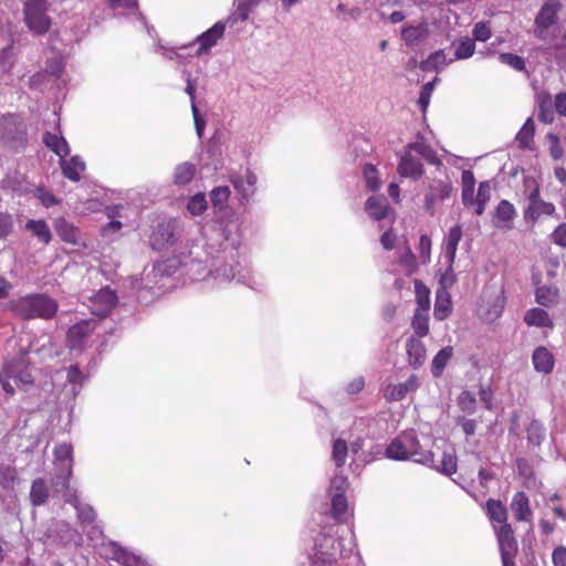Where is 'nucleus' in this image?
Returning <instances> with one entry per match:
<instances>
[{"mask_svg": "<svg viewBox=\"0 0 566 566\" xmlns=\"http://www.w3.org/2000/svg\"><path fill=\"white\" fill-rule=\"evenodd\" d=\"M61 166L63 175L73 181H78L81 172L85 169V164L78 156H74L70 160L63 158Z\"/></svg>", "mask_w": 566, "mask_h": 566, "instance_id": "31", "label": "nucleus"}, {"mask_svg": "<svg viewBox=\"0 0 566 566\" xmlns=\"http://www.w3.org/2000/svg\"><path fill=\"white\" fill-rule=\"evenodd\" d=\"M453 61L454 59L448 57L443 50H439L431 53L424 61H422L420 63V69L424 72H439Z\"/></svg>", "mask_w": 566, "mask_h": 566, "instance_id": "23", "label": "nucleus"}, {"mask_svg": "<svg viewBox=\"0 0 566 566\" xmlns=\"http://www.w3.org/2000/svg\"><path fill=\"white\" fill-rule=\"evenodd\" d=\"M524 322L528 326L536 327H553V322L549 318L548 313L539 307H534L525 313Z\"/></svg>", "mask_w": 566, "mask_h": 566, "instance_id": "30", "label": "nucleus"}, {"mask_svg": "<svg viewBox=\"0 0 566 566\" xmlns=\"http://www.w3.org/2000/svg\"><path fill=\"white\" fill-rule=\"evenodd\" d=\"M516 217L514 206L507 200H501L495 210L494 226L499 229L511 230L512 221Z\"/></svg>", "mask_w": 566, "mask_h": 566, "instance_id": "16", "label": "nucleus"}, {"mask_svg": "<svg viewBox=\"0 0 566 566\" xmlns=\"http://www.w3.org/2000/svg\"><path fill=\"white\" fill-rule=\"evenodd\" d=\"M44 144L51 148L61 159L70 154V148L63 137H59L51 133H45L43 136Z\"/></svg>", "mask_w": 566, "mask_h": 566, "instance_id": "34", "label": "nucleus"}, {"mask_svg": "<svg viewBox=\"0 0 566 566\" xmlns=\"http://www.w3.org/2000/svg\"><path fill=\"white\" fill-rule=\"evenodd\" d=\"M485 512L492 523L493 531H495V526L510 525L507 522V509L500 500H488Z\"/></svg>", "mask_w": 566, "mask_h": 566, "instance_id": "14", "label": "nucleus"}, {"mask_svg": "<svg viewBox=\"0 0 566 566\" xmlns=\"http://www.w3.org/2000/svg\"><path fill=\"white\" fill-rule=\"evenodd\" d=\"M554 44L548 46L547 50L554 54L557 60L566 59V34L560 36L554 35Z\"/></svg>", "mask_w": 566, "mask_h": 566, "instance_id": "52", "label": "nucleus"}, {"mask_svg": "<svg viewBox=\"0 0 566 566\" xmlns=\"http://www.w3.org/2000/svg\"><path fill=\"white\" fill-rule=\"evenodd\" d=\"M117 296L114 291L108 287L99 290L93 298L95 306H98L95 313L99 316L107 315L116 305Z\"/></svg>", "mask_w": 566, "mask_h": 566, "instance_id": "19", "label": "nucleus"}, {"mask_svg": "<svg viewBox=\"0 0 566 566\" xmlns=\"http://www.w3.org/2000/svg\"><path fill=\"white\" fill-rule=\"evenodd\" d=\"M429 34L428 24L421 22L417 25H409L402 29L401 36L407 45H416L423 41Z\"/></svg>", "mask_w": 566, "mask_h": 566, "instance_id": "25", "label": "nucleus"}, {"mask_svg": "<svg viewBox=\"0 0 566 566\" xmlns=\"http://www.w3.org/2000/svg\"><path fill=\"white\" fill-rule=\"evenodd\" d=\"M96 327L95 321H82L72 327L67 332V340L71 348H80L83 340L88 337Z\"/></svg>", "mask_w": 566, "mask_h": 566, "instance_id": "13", "label": "nucleus"}, {"mask_svg": "<svg viewBox=\"0 0 566 566\" xmlns=\"http://www.w3.org/2000/svg\"><path fill=\"white\" fill-rule=\"evenodd\" d=\"M408 149L410 153L413 151V153L418 154L419 156H421L423 159H426L430 164L437 163V158H436V154H434L433 149L422 140L409 144Z\"/></svg>", "mask_w": 566, "mask_h": 566, "instance_id": "44", "label": "nucleus"}, {"mask_svg": "<svg viewBox=\"0 0 566 566\" xmlns=\"http://www.w3.org/2000/svg\"><path fill=\"white\" fill-rule=\"evenodd\" d=\"M400 263L405 266L406 271L411 274L417 270L416 256L409 247H406L399 256Z\"/></svg>", "mask_w": 566, "mask_h": 566, "instance_id": "57", "label": "nucleus"}, {"mask_svg": "<svg viewBox=\"0 0 566 566\" xmlns=\"http://www.w3.org/2000/svg\"><path fill=\"white\" fill-rule=\"evenodd\" d=\"M207 209V200L202 192L192 196L187 203V210L192 216H200Z\"/></svg>", "mask_w": 566, "mask_h": 566, "instance_id": "48", "label": "nucleus"}, {"mask_svg": "<svg viewBox=\"0 0 566 566\" xmlns=\"http://www.w3.org/2000/svg\"><path fill=\"white\" fill-rule=\"evenodd\" d=\"M365 209L371 218L381 220L386 218L390 208L386 197L373 196L366 201Z\"/></svg>", "mask_w": 566, "mask_h": 566, "instance_id": "26", "label": "nucleus"}, {"mask_svg": "<svg viewBox=\"0 0 566 566\" xmlns=\"http://www.w3.org/2000/svg\"><path fill=\"white\" fill-rule=\"evenodd\" d=\"M50 491L45 481L41 478L32 482L30 490V501L33 506H41L49 500Z\"/></svg>", "mask_w": 566, "mask_h": 566, "instance_id": "29", "label": "nucleus"}, {"mask_svg": "<svg viewBox=\"0 0 566 566\" xmlns=\"http://www.w3.org/2000/svg\"><path fill=\"white\" fill-rule=\"evenodd\" d=\"M556 208L552 202L538 201L533 205H528L524 211V218L536 222L542 216H554Z\"/></svg>", "mask_w": 566, "mask_h": 566, "instance_id": "28", "label": "nucleus"}, {"mask_svg": "<svg viewBox=\"0 0 566 566\" xmlns=\"http://www.w3.org/2000/svg\"><path fill=\"white\" fill-rule=\"evenodd\" d=\"M455 282L457 275L453 271V263H447L446 271L440 275L438 290L449 292V289H451Z\"/></svg>", "mask_w": 566, "mask_h": 566, "instance_id": "50", "label": "nucleus"}, {"mask_svg": "<svg viewBox=\"0 0 566 566\" xmlns=\"http://www.w3.org/2000/svg\"><path fill=\"white\" fill-rule=\"evenodd\" d=\"M452 191V186L448 182L438 181L430 187L428 195L426 196L427 203H434L449 198Z\"/></svg>", "mask_w": 566, "mask_h": 566, "instance_id": "36", "label": "nucleus"}, {"mask_svg": "<svg viewBox=\"0 0 566 566\" xmlns=\"http://www.w3.org/2000/svg\"><path fill=\"white\" fill-rule=\"evenodd\" d=\"M535 125L532 118H527L522 128L516 134V140L521 147H528L533 140Z\"/></svg>", "mask_w": 566, "mask_h": 566, "instance_id": "43", "label": "nucleus"}, {"mask_svg": "<svg viewBox=\"0 0 566 566\" xmlns=\"http://www.w3.org/2000/svg\"><path fill=\"white\" fill-rule=\"evenodd\" d=\"M462 238V227L460 224H455L452 227L443 241V255L447 260V263H454L458 244Z\"/></svg>", "mask_w": 566, "mask_h": 566, "instance_id": "18", "label": "nucleus"}, {"mask_svg": "<svg viewBox=\"0 0 566 566\" xmlns=\"http://www.w3.org/2000/svg\"><path fill=\"white\" fill-rule=\"evenodd\" d=\"M11 310L23 319H50L57 311V303L45 294H33L12 301Z\"/></svg>", "mask_w": 566, "mask_h": 566, "instance_id": "2", "label": "nucleus"}, {"mask_svg": "<svg viewBox=\"0 0 566 566\" xmlns=\"http://www.w3.org/2000/svg\"><path fill=\"white\" fill-rule=\"evenodd\" d=\"M17 472L11 467H0V485L4 489L13 488Z\"/></svg>", "mask_w": 566, "mask_h": 566, "instance_id": "58", "label": "nucleus"}, {"mask_svg": "<svg viewBox=\"0 0 566 566\" xmlns=\"http://www.w3.org/2000/svg\"><path fill=\"white\" fill-rule=\"evenodd\" d=\"M48 9V0H28L24 4V21L35 34H44L50 29L51 19L46 14Z\"/></svg>", "mask_w": 566, "mask_h": 566, "instance_id": "4", "label": "nucleus"}, {"mask_svg": "<svg viewBox=\"0 0 566 566\" xmlns=\"http://www.w3.org/2000/svg\"><path fill=\"white\" fill-rule=\"evenodd\" d=\"M420 382L416 375H411L407 381L397 384V385H388L385 389V398L389 401H400L402 400L408 392H413L418 389Z\"/></svg>", "mask_w": 566, "mask_h": 566, "instance_id": "12", "label": "nucleus"}, {"mask_svg": "<svg viewBox=\"0 0 566 566\" xmlns=\"http://www.w3.org/2000/svg\"><path fill=\"white\" fill-rule=\"evenodd\" d=\"M475 177L471 170H463L461 175V200L465 208L474 203Z\"/></svg>", "mask_w": 566, "mask_h": 566, "instance_id": "22", "label": "nucleus"}, {"mask_svg": "<svg viewBox=\"0 0 566 566\" xmlns=\"http://www.w3.org/2000/svg\"><path fill=\"white\" fill-rule=\"evenodd\" d=\"M431 468H436L439 472L446 475H452L458 469V458L453 451H444L440 464L437 465L434 462Z\"/></svg>", "mask_w": 566, "mask_h": 566, "instance_id": "38", "label": "nucleus"}, {"mask_svg": "<svg viewBox=\"0 0 566 566\" xmlns=\"http://www.w3.org/2000/svg\"><path fill=\"white\" fill-rule=\"evenodd\" d=\"M533 365L536 371L549 374L554 368V357L545 347H537L532 355Z\"/></svg>", "mask_w": 566, "mask_h": 566, "instance_id": "20", "label": "nucleus"}, {"mask_svg": "<svg viewBox=\"0 0 566 566\" xmlns=\"http://www.w3.org/2000/svg\"><path fill=\"white\" fill-rule=\"evenodd\" d=\"M552 240L555 244L566 248V223L559 224L553 231Z\"/></svg>", "mask_w": 566, "mask_h": 566, "instance_id": "64", "label": "nucleus"}, {"mask_svg": "<svg viewBox=\"0 0 566 566\" xmlns=\"http://www.w3.org/2000/svg\"><path fill=\"white\" fill-rule=\"evenodd\" d=\"M475 397L470 391H463L458 398V403L461 410L472 413L475 409Z\"/></svg>", "mask_w": 566, "mask_h": 566, "instance_id": "60", "label": "nucleus"}, {"mask_svg": "<svg viewBox=\"0 0 566 566\" xmlns=\"http://www.w3.org/2000/svg\"><path fill=\"white\" fill-rule=\"evenodd\" d=\"M179 266V262L176 259H168L163 262H158L154 271L160 275H171Z\"/></svg>", "mask_w": 566, "mask_h": 566, "instance_id": "59", "label": "nucleus"}, {"mask_svg": "<svg viewBox=\"0 0 566 566\" xmlns=\"http://www.w3.org/2000/svg\"><path fill=\"white\" fill-rule=\"evenodd\" d=\"M102 555L107 559H113L123 566H140L139 557L130 554L125 548L114 542H109L102 547Z\"/></svg>", "mask_w": 566, "mask_h": 566, "instance_id": "8", "label": "nucleus"}, {"mask_svg": "<svg viewBox=\"0 0 566 566\" xmlns=\"http://www.w3.org/2000/svg\"><path fill=\"white\" fill-rule=\"evenodd\" d=\"M178 224L175 220L160 223L151 237L154 247L160 249L166 244H174L179 235Z\"/></svg>", "mask_w": 566, "mask_h": 566, "instance_id": "10", "label": "nucleus"}, {"mask_svg": "<svg viewBox=\"0 0 566 566\" xmlns=\"http://www.w3.org/2000/svg\"><path fill=\"white\" fill-rule=\"evenodd\" d=\"M559 0H545L534 20V35L539 41H547L549 29L558 21V13L562 10Z\"/></svg>", "mask_w": 566, "mask_h": 566, "instance_id": "3", "label": "nucleus"}, {"mask_svg": "<svg viewBox=\"0 0 566 566\" xmlns=\"http://www.w3.org/2000/svg\"><path fill=\"white\" fill-rule=\"evenodd\" d=\"M499 61L503 64L509 65L515 71H524L525 70V61L522 56L513 54V53H501L499 55Z\"/></svg>", "mask_w": 566, "mask_h": 566, "instance_id": "51", "label": "nucleus"}, {"mask_svg": "<svg viewBox=\"0 0 566 566\" xmlns=\"http://www.w3.org/2000/svg\"><path fill=\"white\" fill-rule=\"evenodd\" d=\"M364 178L366 186L375 191L380 188L381 181L379 179L378 170L373 165H366L364 168Z\"/></svg>", "mask_w": 566, "mask_h": 566, "instance_id": "49", "label": "nucleus"}, {"mask_svg": "<svg viewBox=\"0 0 566 566\" xmlns=\"http://www.w3.org/2000/svg\"><path fill=\"white\" fill-rule=\"evenodd\" d=\"M386 454L397 461L412 460L426 465L433 464V453L422 450L413 431L402 432L395 438L387 447Z\"/></svg>", "mask_w": 566, "mask_h": 566, "instance_id": "1", "label": "nucleus"}, {"mask_svg": "<svg viewBox=\"0 0 566 566\" xmlns=\"http://www.w3.org/2000/svg\"><path fill=\"white\" fill-rule=\"evenodd\" d=\"M64 472L57 475L53 482L56 491H70V478L72 475V465L67 464L66 469H62Z\"/></svg>", "mask_w": 566, "mask_h": 566, "instance_id": "56", "label": "nucleus"}, {"mask_svg": "<svg viewBox=\"0 0 566 566\" xmlns=\"http://www.w3.org/2000/svg\"><path fill=\"white\" fill-rule=\"evenodd\" d=\"M347 510V500L344 493H335L332 497V512L335 518H340Z\"/></svg>", "mask_w": 566, "mask_h": 566, "instance_id": "53", "label": "nucleus"}, {"mask_svg": "<svg viewBox=\"0 0 566 566\" xmlns=\"http://www.w3.org/2000/svg\"><path fill=\"white\" fill-rule=\"evenodd\" d=\"M56 460L60 462L62 469H66L67 464L72 465V447L69 444H61L54 451Z\"/></svg>", "mask_w": 566, "mask_h": 566, "instance_id": "54", "label": "nucleus"}, {"mask_svg": "<svg viewBox=\"0 0 566 566\" xmlns=\"http://www.w3.org/2000/svg\"><path fill=\"white\" fill-rule=\"evenodd\" d=\"M536 302L542 306H552L558 302L559 290L555 286L543 285L536 290Z\"/></svg>", "mask_w": 566, "mask_h": 566, "instance_id": "35", "label": "nucleus"}, {"mask_svg": "<svg viewBox=\"0 0 566 566\" xmlns=\"http://www.w3.org/2000/svg\"><path fill=\"white\" fill-rule=\"evenodd\" d=\"M452 311L451 295L444 290H437L434 301V317L438 321L446 319Z\"/></svg>", "mask_w": 566, "mask_h": 566, "instance_id": "27", "label": "nucleus"}, {"mask_svg": "<svg viewBox=\"0 0 566 566\" xmlns=\"http://www.w3.org/2000/svg\"><path fill=\"white\" fill-rule=\"evenodd\" d=\"M409 365L413 368L421 366L426 360L424 345L417 338H409L406 344Z\"/></svg>", "mask_w": 566, "mask_h": 566, "instance_id": "24", "label": "nucleus"}, {"mask_svg": "<svg viewBox=\"0 0 566 566\" xmlns=\"http://www.w3.org/2000/svg\"><path fill=\"white\" fill-rule=\"evenodd\" d=\"M455 46L453 59L455 60H464L473 55L475 51V43L473 39L464 38L461 39L458 43H453Z\"/></svg>", "mask_w": 566, "mask_h": 566, "instance_id": "40", "label": "nucleus"}, {"mask_svg": "<svg viewBox=\"0 0 566 566\" xmlns=\"http://www.w3.org/2000/svg\"><path fill=\"white\" fill-rule=\"evenodd\" d=\"M25 132V125L18 115L8 114L0 118V139L7 145L17 146L22 144Z\"/></svg>", "mask_w": 566, "mask_h": 566, "instance_id": "7", "label": "nucleus"}, {"mask_svg": "<svg viewBox=\"0 0 566 566\" xmlns=\"http://www.w3.org/2000/svg\"><path fill=\"white\" fill-rule=\"evenodd\" d=\"M25 229L31 231L43 244H49L52 239L50 228L44 220L31 219L25 223Z\"/></svg>", "mask_w": 566, "mask_h": 566, "instance_id": "33", "label": "nucleus"}, {"mask_svg": "<svg viewBox=\"0 0 566 566\" xmlns=\"http://www.w3.org/2000/svg\"><path fill=\"white\" fill-rule=\"evenodd\" d=\"M229 196H230L229 187L221 186V187L214 188L210 192V199H211L212 206L219 210L223 209L229 199Z\"/></svg>", "mask_w": 566, "mask_h": 566, "instance_id": "46", "label": "nucleus"}, {"mask_svg": "<svg viewBox=\"0 0 566 566\" xmlns=\"http://www.w3.org/2000/svg\"><path fill=\"white\" fill-rule=\"evenodd\" d=\"M13 230L12 217L9 213L0 212V239L7 238Z\"/></svg>", "mask_w": 566, "mask_h": 566, "instance_id": "62", "label": "nucleus"}, {"mask_svg": "<svg viewBox=\"0 0 566 566\" xmlns=\"http://www.w3.org/2000/svg\"><path fill=\"white\" fill-rule=\"evenodd\" d=\"M417 310L428 312L430 308V291L420 281L415 282Z\"/></svg>", "mask_w": 566, "mask_h": 566, "instance_id": "42", "label": "nucleus"}, {"mask_svg": "<svg viewBox=\"0 0 566 566\" xmlns=\"http://www.w3.org/2000/svg\"><path fill=\"white\" fill-rule=\"evenodd\" d=\"M231 182L234 189L244 198L248 199L254 193L256 176L250 171L245 170L243 175H234L231 178Z\"/></svg>", "mask_w": 566, "mask_h": 566, "instance_id": "17", "label": "nucleus"}, {"mask_svg": "<svg viewBox=\"0 0 566 566\" xmlns=\"http://www.w3.org/2000/svg\"><path fill=\"white\" fill-rule=\"evenodd\" d=\"M398 174L405 178L419 179L423 175L422 164L413 158L410 151L403 154L398 165Z\"/></svg>", "mask_w": 566, "mask_h": 566, "instance_id": "15", "label": "nucleus"}, {"mask_svg": "<svg viewBox=\"0 0 566 566\" xmlns=\"http://www.w3.org/2000/svg\"><path fill=\"white\" fill-rule=\"evenodd\" d=\"M347 451L348 448L345 440L336 439L334 441L332 457L337 468H340L345 464Z\"/></svg>", "mask_w": 566, "mask_h": 566, "instance_id": "47", "label": "nucleus"}, {"mask_svg": "<svg viewBox=\"0 0 566 566\" xmlns=\"http://www.w3.org/2000/svg\"><path fill=\"white\" fill-rule=\"evenodd\" d=\"M495 536L499 544L503 566H515L518 544L511 525L495 526Z\"/></svg>", "mask_w": 566, "mask_h": 566, "instance_id": "6", "label": "nucleus"}, {"mask_svg": "<svg viewBox=\"0 0 566 566\" xmlns=\"http://www.w3.org/2000/svg\"><path fill=\"white\" fill-rule=\"evenodd\" d=\"M452 356L453 348L451 346H446L437 353L431 363V373L434 377L442 375Z\"/></svg>", "mask_w": 566, "mask_h": 566, "instance_id": "32", "label": "nucleus"}, {"mask_svg": "<svg viewBox=\"0 0 566 566\" xmlns=\"http://www.w3.org/2000/svg\"><path fill=\"white\" fill-rule=\"evenodd\" d=\"M65 501L73 504L77 510L78 518L84 523H93L96 514L93 507L88 505H81L75 494L64 493Z\"/></svg>", "mask_w": 566, "mask_h": 566, "instance_id": "37", "label": "nucleus"}, {"mask_svg": "<svg viewBox=\"0 0 566 566\" xmlns=\"http://www.w3.org/2000/svg\"><path fill=\"white\" fill-rule=\"evenodd\" d=\"M510 509L515 521L533 523V511L531 509L530 499L525 492H516L511 501Z\"/></svg>", "mask_w": 566, "mask_h": 566, "instance_id": "11", "label": "nucleus"}, {"mask_svg": "<svg viewBox=\"0 0 566 566\" xmlns=\"http://www.w3.org/2000/svg\"><path fill=\"white\" fill-rule=\"evenodd\" d=\"M526 432L528 441L535 446H539L545 438V428L538 420H533Z\"/></svg>", "mask_w": 566, "mask_h": 566, "instance_id": "45", "label": "nucleus"}, {"mask_svg": "<svg viewBox=\"0 0 566 566\" xmlns=\"http://www.w3.org/2000/svg\"><path fill=\"white\" fill-rule=\"evenodd\" d=\"M504 304L505 298L502 291L485 289L481 296V304L478 308V313L484 322L492 323L502 315Z\"/></svg>", "mask_w": 566, "mask_h": 566, "instance_id": "5", "label": "nucleus"}, {"mask_svg": "<svg viewBox=\"0 0 566 566\" xmlns=\"http://www.w3.org/2000/svg\"><path fill=\"white\" fill-rule=\"evenodd\" d=\"M431 239L427 234H422L419 240V255L423 263L430 261Z\"/></svg>", "mask_w": 566, "mask_h": 566, "instance_id": "61", "label": "nucleus"}, {"mask_svg": "<svg viewBox=\"0 0 566 566\" xmlns=\"http://www.w3.org/2000/svg\"><path fill=\"white\" fill-rule=\"evenodd\" d=\"M438 81H439V78L436 77L432 82L426 83L421 87L418 103H419L422 112H426L427 107L429 106L430 98H431L432 92L434 90V84Z\"/></svg>", "mask_w": 566, "mask_h": 566, "instance_id": "55", "label": "nucleus"}, {"mask_svg": "<svg viewBox=\"0 0 566 566\" xmlns=\"http://www.w3.org/2000/svg\"><path fill=\"white\" fill-rule=\"evenodd\" d=\"M473 36L474 40L478 41H486L491 36V29L489 23L486 22H479L474 25L473 29Z\"/></svg>", "mask_w": 566, "mask_h": 566, "instance_id": "63", "label": "nucleus"}, {"mask_svg": "<svg viewBox=\"0 0 566 566\" xmlns=\"http://www.w3.org/2000/svg\"><path fill=\"white\" fill-rule=\"evenodd\" d=\"M411 326L418 337H424L429 333V315L428 312L415 311Z\"/></svg>", "mask_w": 566, "mask_h": 566, "instance_id": "41", "label": "nucleus"}, {"mask_svg": "<svg viewBox=\"0 0 566 566\" xmlns=\"http://www.w3.org/2000/svg\"><path fill=\"white\" fill-rule=\"evenodd\" d=\"M226 31V23L219 21L209 30L200 34L196 42L199 44L195 55L199 56L207 53L217 42L223 36Z\"/></svg>", "mask_w": 566, "mask_h": 566, "instance_id": "9", "label": "nucleus"}, {"mask_svg": "<svg viewBox=\"0 0 566 566\" xmlns=\"http://www.w3.org/2000/svg\"><path fill=\"white\" fill-rule=\"evenodd\" d=\"M196 174V166L190 163L179 164L174 171V182L176 185L189 184Z\"/></svg>", "mask_w": 566, "mask_h": 566, "instance_id": "39", "label": "nucleus"}, {"mask_svg": "<svg viewBox=\"0 0 566 566\" xmlns=\"http://www.w3.org/2000/svg\"><path fill=\"white\" fill-rule=\"evenodd\" d=\"M55 231L57 235L66 243L74 245L81 244L80 231L72 223L67 222L64 218L55 220Z\"/></svg>", "mask_w": 566, "mask_h": 566, "instance_id": "21", "label": "nucleus"}]
</instances>
